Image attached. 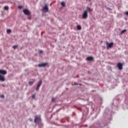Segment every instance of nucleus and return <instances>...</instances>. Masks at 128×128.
<instances>
[{"instance_id":"f257e3e1","label":"nucleus","mask_w":128,"mask_h":128,"mask_svg":"<svg viewBox=\"0 0 128 128\" xmlns=\"http://www.w3.org/2000/svg\"><path fill=\"white\" fill-rule=\"evenodd\" d=\"M34 122L37 124H39L41 123L40 116H36L35 120H34Z\"/></svg>"},{"instance_id":"f03ea898","label":"nucleus","mask_w":128,"mask_h":128,"mask_svg":"<svg viewBox=\"0 0 128 128\" xmlns=\"http://www.w3.org/2000/svg\"><path fill=\"white\" fill-rule=\"evenodd\" d=\"M106 48L108 50L109 49V48H112L114 46V42H111L110 44L108 43V42H106Z\"/></svg>"},{"instance_id":"7ed1b4c3","label":"nucleus","mask_w":128,"mask_h":128,"mask_svg":"<svg viewBox=\"0 0 128 128\" xmlns=\"http://www.w3.org/2000/svg\"><path fill=\"white\" fill-rule=\"evenodd\" d=\"M42 11L44 12H48V7L47 4H45L44 7L42 9Z\"/></svg>"},{"instance_id":"20e7f679","label":"nucleus","mask_w":128,"mask_h":128,"mask_svg":"<svg viewBox=\"0 0 128 128\" xmlns=\"http://www.w3.org/2000/svg\"><path fill=\"white\" fill-rule=\"evenodd\" d=\"M23 12L26 16L30 15V11H29V10H28V9H24L23 10Z\"/></svg>"},{"instance_id":"39448f33","label":"nucleus","mask_w":128,"mask_h":128,"mask_svg":"<svg viewBox=\"0 0 128 128\" xmlns=\"http://www.w3.org/2000/svg\"><path fill=\"white\" fill-rule=\"evenodd\" d=\"M42 84V80H40L38 83V86L37 88H36V90L38 91L40 90V88L41 86V85Z\"/></svg>"},{"instance_id":"423d86ee","label":"nucleus","mask_w":128,"mask_h":128,"mask_svg":"<svg viewBox=\"0 0 128 128\" xmlns=\"http://www.w3.org/2000/svg\"><path fill=\"white\" fill-rule=\"evenodd\" d=\"M117 67H118V69H119L120 70H122L123 68V64L122 63H118V64H117Z\"/></svg>"},{"instance_id":"0eeeda50","label":"nucleus","mask_w":128,"mask_h":128,"mask_svg":"<svg viewBox=\"0 0 128 128\" xmlns=\"http://www.w3.org/2000/svg\"><path fill=\"white\" fill-rule=\"evenodd\" d=\"M48 64V62H46V63H44V64H40L38 65V66L40 68H42V67H45Z\"/></svg>"},{"instance_id":"6e6552de","label":"nucleus","mask_w":128,"mask_h":128,"mask_svg":"<svg viewBox=\"0 0 128 128\" xmlns=\"http://www.w3.org/2000/svg\"><path fill=\"white\" fill-rule=\"evenodd\" d=\"M88 16V13L87 12L84 11L82 15V18L84 19L86 18Z\"/></svg>"},{"instance_id":"1a4fd4ad","label":"nucleus","mask_w":128,"mask_h":128,"mask_svg":"<svg viewBox=\"0 0 128 128\" xmlns=\"http://www.w3.org/2000/svg\"><path fill=\"white\" fill-rule=\"evenodd\" d=\"M86 60L89 62H92L94 60V58L93 56H89L86 58Z\"/></svg>"},{"instance_id":"9d476101","label":"nucleus","mask_w":128,"mask_h":128,"mask_svg":"<svg viewBox=\"0 0 128 128\" xmlns=\"http://www.w3.org/2000/svg\"><path fill=\"white\" fill-rule=\"evenodd\" d=\"M7 74V72L6 70H0V74L2 75H5Z\"/></svg>"},{"instance_id":"9b49d317","label":"nucleus","mask_w":128,"mask_h":128,"mask_svg":"<svg viewBox=\"0 0 128 128\" xmlns=\"http://www.w3.org/2000/svg\"><path fill=\"white\" fill-rule=\"evenodd\" d=\"M6 80V78L4 76L0 74V80L1 82H4Z\"/></svg>"},{"instance_id":"f8f14e48","label":"nucleus","mask_w":128,"mask_h":128,"mask_svg":"<svg viewBox=\"0 0 128 128\" xmlns=\"http://www.w3.org/2000/svg\"><path fill=\"white\" fill-rule=\"evenodd\" d=\"M93 11V9H91L90 7H86V10L85 12H87V13Z\"/></svg>"},{"instance_id":"ddd939ff","label":"nucleus","mask_w":128,"mask_h":128,"mask_svg":"<svg viewBox=\"0 0 128 128\" xmlns=\"http://www.w3.org/2000/svg\"><path fill=\"white\" fill-rule=\"evenodd\" d=\"M34 81L33 82H28V84L30 86H32L33 85V84H34V82L36 81V80H33Z\"/></svg>"},{"instance_id":"4468645a","label":"nucleus","mask_w":128,"mask_h":128,"mask_svg":"<svg viewBox=\"0 0 128 128\" xmlns=\"http://www.w3.org/2000/svg\"><path fill=\"white\" fill-rule=\"evenodd\" d=\"M61 5L64 7V8H65L66 6V2L63 1L61 3Z\"/></svg>"},{"instance_id":"2eb2a0df","label":"nucleus","mask_w":128,"mask_h":128,"mask_svg":"<svg viewBox=\"0 0 128 128\" xmlns=\"http://www.w3.org/2000/svg\"><path fill=\"white\" fill-rule=\"evenodd\" d=\"M8 34H10L12 32V30L10 29H8L6 31Z\"/></svg>"},{"instance_id":"dca6fc26","label":"nucleus","mask_w":128,"mask_h":128,"mask_svg":"<svg viewBox=\"0 0 128 128\" xmlns=\"http://www.w3.org/2000/svg\"><path fill=\"white\" fill-rule=\"evenodd\" d=\"M77 28H78V30H81V29H82V27H81V26H80V25H78V26H77Z\"/></svg>"},{"instance_id":"f3484780","label":"nucleus","mask_w":128,"mask_h":128,"mask_svg":"<svg viewBox=\"0 0 128 128\" xmlns=\"http://www.w3.org/2000/svg\"><path fill=\"white\" fill-rule=\"evenodd\" d=\"M126 32V29H124V30H122V31H121V34H124V32Z\"/></svg>"},{"instance_id":"a211bd4d","label":"nucleus","mask_w":128,"mask_h":128,"mask_svg":"<svg viewBox=\"0 0 128 128\" xmlns=\"http://www.w3.org/2000/svg\"><path fill=\"white\" fill-rule=\"evenodd\" d=\"M4 10H8V9H9L8 6H4Z\"/></svg>"},{"instance_id":"6ab92c4d","label":"nucleus","mask_w":128,"mask_h":128,"mask_svg":"<svg viewBox=\"0 0 128 128\" xmlns=\"http://www.w3.org/2000/svg\"><path fill=\"white\" fill-rule=\"evenodd\" d=\"M36 94H34L32 96V98L33 99H34L36 98Z\"/></svg>"},{"instance_id":"aec40b11","label":"nucleus","mask_w":128,"mask_h":128,"mask_svg":"<svg viewBox=\"0 0 128 128\" xmlns=\"http://www.w3.org/2000/svg\"><path fill=\"white\" fill-rule=\"evenodd\" d=\"M18 47V46H13L12 48H14V50H15V49L16 48Z\"/></svg>"},{"instance_id":"412c9836","label":"nucleus","mask_w":128,"mask_h":128,"mask_svg":"<svg viewBox=\"0 0 128 128\" xmlns=\"http://www.w3.org/2000/svg\"><path fill=\"white\" fill-rule=\"evenodd\" d=\"M56 100V98H52V101L54 102H55Z\"/></svg>"},{"instance_id":"4be33fe9","label":"nucleus","mask_w":128,"mask_h":128,"mask_svg":"<svg viewBox=\"0 0 128 128\" xmlns=\"http://www.w3.org/2000/svg\"><path fill=\"white\" fill-rule=\"evenodd\" d=\"M0 98H4V94L0 95Z\"/></svg>"},{"instance_id":"5701e85b","label":"nucleus","mask_w":128,"mask_h":128,"mask_svg":"<svg viewBox=\"0 0 128 128\" xmlns=\"http://www.w3.org/2000/svg\"><path fill=\"white\" fill-rule=\"evenodd\" d=\"M39 53L40 54H43V52L42 50H40Z\"/></svg>"},{"instance_id":"b1692460","label":"nucleus","mask_w":128,"mask_h":128,"mask_svg":"<svg viewBox=\"0 0 128 128\" xmlns=\"http://www.w3.org/2000/svg\"><path fill=\"white\" fill-rule=\"evenodd\" d=\"M22 8H23L22 6H18V8H20V9H21Z\"/></svg>"},{"instance_id":"393cba45","label":"nucleus","mask_w":128,"mask_h":128,"mask_svg":"<svg viewBox=\"0 0 128 128\" xmlns=\"http://www.w3.org/2000/svg\"><path fill=\"white\" fill-rule=\"evenodd\" d=\"M79 84H77L76 82H74V85H76V86H78Z\"/></svg>"},{"instance_id":"a878e982","label":"nucleus","mask_w":128,"mask_h":128,"mask_svg":"<svg viewBox=\"0 0 128 128\" xmlns=\"http://www.w3.org/2000/svg\"><path fill=\"white\" fill-rule=\"evenodd\" d=\"M106 10H111L110 8H106Z\"/></svg>"},{"instance_id":"bb28decb","label":"nucleus","mask_w":128,"mask_h":128,"mask_svg":"<svg viewBox=\"0 0 128 128\" xmlns=\"http://www.w3.org/2000/svg\"><path fill=\"white\" fill-rule=\"evenodd\" d=\"M126 16H128V11L126 12Z\"/></svg>"},{"instance_id":"cd10ccee","label":"nucleus","mask_w":128,"mask_h":128,"mask_svg":"<svg viewBox=\"0 0 128 128\" xmlns=\"http://www.w3.org/2000/svg\"><path fill=\"white\" fill-rule=\"evenodd\" d=\"M29 120L32 122V118H29Z\"/></svg>"},{"instance_id":"c85d7f7f","label":"nucleus","mask_w":128,"mask_h":128,"mask_svg":"<svg viewBox=\"0 0 128 128\" xmlns=\"http://www.w3.org/2000/svg\"><path fill=\"white\" fill-rule=\"evenodd\" d=\"M28 19L30 20L31 19V17H28Z\"/></svg>"},{"instance_id":"c756f323","label":"nucleus","mask_w":128,"mask_h":128,"mask_svg":"<svg viewBox=\"0 0 128 128\" xmlns=\"http://www.w3.org/2000/svg\"><path fill=\"white\" fill-rule=\"evenodd\" d=\"M79 85H80V86H82V84H79Z\"/></svg>"},{"instance_id":"7c9ffc66","label":"nucleus","mask_w":128,"mask_h":128,"mask_svg":"<svg viewBox=\"0 0 128 128\" xmlns=\"http://www.w3.org/2000/svg\"><path fill=\"white\" fill-rule=\"evenodd\" d=\"M90 1L91 0H89Z\"/></svg>"}]
</instances>
